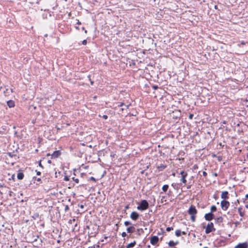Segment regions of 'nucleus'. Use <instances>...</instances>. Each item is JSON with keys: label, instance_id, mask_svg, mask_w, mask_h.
Listing matches in <instances>:
<instances>
[{"label": "nucleus", "instance_id": "obj_1", "mask_svg": "<svg viewBox=\"0 0 248 248\" xmlns=\"http://www.w3.org/2000/svg\"><path fill=\"white\" fill-rule=\"evenodd\" d=\"M188 214L191 216L190 219L192 222H195L196 220V215L197 213V210L194 205H191L188 210Z\"/></svg>", "mask_w": 248, "mask_h": 248}, {"label": "nucleus", "instance_id": "obj_2", "mask_svg": "<svg viewBox=\"0 0 248 248\" xmlns=\"http://www.w3.org/2000/svg\"><path fill=\"white\" fill-rule=\"evenodd\" d=\"M149 207L148 202L146 200H142L140 204L138 206L137 209L139 210L144 211L147 209Z\"/></svg>", "mask_w": 248, "mask_h": 248}, {"label": "nucleus", "instance_id": "obj_3", "mask_svg": "<svg viewBox=\"0 0 248 248\" xmlns=\"http://www.w3.org/2000/svg\"><path fill=\"white\" fill-rule=\"evenodd\" d=\"M215 229L214 228V224L212 222L209 223L206 226L205 229V233L206 234L209 233L213 231H215Z\"/></svg>", "mask_w": 248, "mask_h": 248}, {"label": "nucleus", "instance_id": "obj_4", "mask_svg": "<svg viewBox=\"0 0 248 248\" xmlns=\"http://www.w3.org/2000/svg\"><path fill=\"white\" fill-rule=\"evenodd\" d=\"M221 207L223 210L226 211L230 206V202L226 200H223L221 202Z\"/></svg>", "mask_w": 248, "mask_h": 248}, {"label": "nucleus", "instance_id": "obj_5", "mask_svg": "<svg viewBox=\"0 0 248 248\" xmlns=\"http://www.w3.org/2000/svg\"><path fill=\"white\" fill-rule=\"evenodd\" d=\"M159 240L157 236H153L150 239V243L153 245H155Z\"/></svg>", "mask_w": 248, "mask_h": 248}, {"label": "nucleus", "instance_id": "obj_6", "mask_svg": "<svg viewBox=\"0 0 248 248\" xmlns=\"http://www.w3.org/2000/svg\"><path fill=\"white\" fill-rule=\"evenodd\" d=\"M139 214L136 212H132L130 215V218L134 220H136L139 217Z\"/></svg>", "mask_w": 248, "mask_h": 248}, {"label": "nucleus", "instance_id": "obj_7", "mask_svg": "<svg viewBox=\"0 0 248 248\" xmlns=\"http://www.w3.org/2000/svg\"><path fill=\"white\" fill-rule=\"evenodd\" d=\"M214 217V215L211 212L207 214H206L204 216V217L205 220L207 221H211L213 219Z\"/></svg>", "mask_w": 248, "mask_h": 248}, {"label": "nucleus", "instance_id": "obj_8", "mask_svg": "<svg viewBox=\"0 0 248 248\" xmlns=\"http://www.w3.org/2000/svg\"><path fill=\"white\" fill-rule=\"evenodd\" d=\"M248 248V244L247 242L239 243L234 247V248Z\"/></svg>", "mask_w": 248, "mask_h": 248}, {"label": "nucleus", "instance_id": "obj_9", "mask_svg": "<svg viewBox=\"0 0 248 248\" xmlns=\"http://www.w3.org/2000/svg\"><path fill=\"white\" fill-rule=\"evenodd\" d=\"M228 192L227 191H223L221 195V198L223 199L226 200L229 198Z\"/></svg>", "mask_w": 248, "mask_h": 248}, {"label": "nucleus", "instance_id": "obj_10", "mask_svg": "<svg viewBox=\"0 0 248 248\" xmlns=\"http://www.w3.org/2000/svg\"><path fill=\"white\" fill-rule=\"evenodd\" d=\"M61 155V152L59 150L54 151L51 155L52 158L58 157Z\"/></svg>", "mask_w": 248, "mask_h": 248}, {"label": "nucleus", "instance_id": "obj_11", "mask_svg": "<svg viewBox=\"0 0 248 248\" xmlns=\"http://www.w3.org/2000/svg\"><path fill=\"white\" fill-rule=\"evenodd\" d=\"M7 104L10 108H13L15 106V102L12 100L8 101Z\"/></svg>", "mask_w": 248, "mask_h": 248}, {"label": "nucleus", "instance_id": "obj_12", "mask_svg": "<svg viewBox=\"0 0 248 248\" xmlns=\"http://www.w3.org/2000/svg\"><path fill=\"white\" fill-rule=\"evenodd\" d=\"M135 230V228L134 226H130L127 228L126 231L128 233H133L134 232Z\"/></svg>", "mask_w": 248, "mask_h": 248}, {"label": "nucleus", "instance_id": "obj_13", "mask_svg": "<svg viewBox=\"0 0 248 248\" xmlns=\"http://www.w3.org/2000/svg\"><path fill=\"white\" fill-rule=\"evenodd\" d=\"M136 244V242L135 241H134V242L127 245L126 246V248H133L135 246Z\"/></svg>", "mask_w": 248, "mask_h": 248}, {"label": "nucleus", "instance_id": "obj_14", "mask_svg": "<svg viewBox=\"0 0 248 248\" xmlns=\"http://www.w3.org/2000/svg\"><path fill=\"white\" fill-rule=\"evenodd\" d=\"M24 174L22 172H19L17 174V177L19 180H22L24 178Z\"/></svg>", "mask_w": 248, "mask_h": 248}, {"label": "nucleus", "instance_id": "obj_15", "mask_svg": "<svg viewBox=\"0 0 248 248\" xmlns=\"http://www.w3.org/2000/svg\"><path fill=\"white\" fill-rule=\"evenodd\" d=\"M166 168V166L164 165H163V164H161L160 166H158V167H157V168H158V170L159 171L163 170Z\"/></svg>", "mask_w": 248, "mask_h": 248}, {"label": "nucleus", "instance_id": "obj_16", "mask_svg": "<svg viewBox=\"0 0 248 248\" xmlns=\"http://www.w3.org/2000/svg\"><path fill=\"white\" fill-rule=\"evenodd\" d=\"M178 244V242H173V241H170L169 242V246L170 247H173L174 246H175L176 245H177Z\"/></svg>", "mask_w": 248, "mask_h": 248}, {"label": "nucleus", "instance_id": "obj_17", "mask_svg": "<svg viewBox=\"0 0 248 248\" xmlns=\"http://www.w3.org/2000/svg\"><path fill=\"white\" fill-rule=\"evenodd\" d=\"M187 177V176H182V178L181 179V181L184 184H186V177Z\"/></svg>", "mask_w": 248, "mask_h": 248}, {"label": "nucleus", "instance_id": "obj_18", "mask_svg": "<svg viewBox=\"0 0 248 248\" xmlns=\"http://www.w3.org/2000/svg\"><path fill=\"white\" fill-rule=\"evenodd\" d=\"M169 188V186L168 185H165L162 186V190L164 192H166Z\"/></svg>", "mask_w": 248, "mask_h": 248}, {"label": "nucleus", "instance_id": "obj_19", "mask_svg": "<svg viewBox=\"0 0 248 248\" xmlns=\"http://www.w3.org/2000/svg\"><path fill=\"white\" fill-rule=\"evenodd\" d=\"M181 234V231L180 230H177L175 231V235L177 237H179Z\"/></svg>", "mask_w": 248, "mask_h": 248}, {"label": "nucleus", "instance_id": "obj_20", "mask_svg": "<svg viewBox=\"0 0 248 248\" xmlns=\"http://www.w3.org/2000/svg\"><path fill=\"white\" fill-rule=\"evenodd\" d=\"M238 212L239 213L240 216L241 217H243L244 216V213L241 211L242 209L239 208L238 209Z\"/></svg>", "mask_w": 248, "mask_h": 248}, {"label": "nucleus", "instance_id": "obj_21", "mask_svg": "<svg viewBox=\"0 0 248 248\" xmlns=\"http://www.w3.org/2000/svg\"><path fill=\"white\" fill-rule=\"evenodd\" d=\"M217 210V207L215 205H212L211 207V213L213 212H215Z\"/></svg>", "mask_w": 248, "mask_h": 248}, {"label": "nucleus", "instance_id": "obj_22", "mask_svg": "<svg viewBox=\"0 0 248 248\" xmlns=\"http://www.w3.org/2000/svg\"><path fill=\"white\" fill-rule=\"evenodd\" d=\"M76 221V219L75 218H73V219H69L68 221V224H72L73 223V222H75Z\"/></svg>", "mask_w": 248, "mask_h": 248}, {"label": "nucleus", "instance_id": "obj_23", "mask_svg": "<svg viewBox=\"0 0 248 248\" xmlns=\"http://www.w3.org/2000/svg\"><path fill=\"white\" fill-rule=\"evenodd\" d=\"M180 174L182 175V176H187V173L184 170L183 171H181L180 173Z\"/></svg>", "mask_w": 248, "mask_h": 248}, {"label": "nucleus", "instance_id": "obj_24", "mask_svg": "<svg viewBox=\"0 0 248 248\" xmlns=\"http://www.w3.org/2000/svg\"><path fill=\"white\" fill-rule=\"evenodd\" d=\"M124 106L126 108H128L129 106H128V105H125L124 104V103H121L120 105H118V106L119 107H122V106Z\"/></svg>", "mask_w": 248, "mask_h": 248}, {"label": "nucleus", "instance_id": "obj_25", "mask_svg": "<svg viewBox=\"0 0 248 248\" xmlns=\"http://www.w3.org/2000/svg\"><path fill=\"white\" fill-rule=\"evenodd\" d=\"M124 224L125 226H127L129 225H131V222L130 221H125L124 223Z\"/></svg>", "mask_w": 248, "mask_h": 248}, {"label": "nucleus", "instance_id": "obj_26", "mask_svg": "<svg viewBox=\"0 0 248 248\" xmlns=\"http://www.w3.org/2000/svg\"><path fill=\"white\" fill-rule=\"evenodd\" d=\"M9 93H10L8 89H6V90L4 91V93L5 95H7Z\"/></svg>", "mask_w": 248, "mask_h": 248}, {"label": "nucleus", "instance_id": "obj_27", "mask_svg": "<svg viewBox=\"0 0 248 248\" xmlns=\"http://www.w3.org/2000/svg\"><path fill=\"white\" fill-rule=\"evenodd\" d=\"M72 179L77 184L79 183V180L78 178H75V177H73Z\"/></svg>", "mask_w": 248, "mask_h": 248}, {"label": "nucleus", "instance_id": "obj_28", "mask_svg": "<svg viewBox=\"0 0 248 248\" xmlns=\"http://www.w3.org/2000/svg\"><path fill=\"white\" fill-rule=\"evenodd\" d=\"M99 247V245L95 246L93 245V246L89 247L88 248H98Z\"/></svg>", "mask_w": 248, "mask_h": 248}, {"label": "nucleus", "instance_id": "obj_29", "mask_svg": "<svg viewBox=\"0 0 248 248\" xmlns=\"http://www.w3.org/2000/svg\"><path fill=\"white\" fill-rule=\"evenodd\" d=\"M173 230V228L172 227H168L166 228V231L167 232H170V231L171 230Z\"/></svg>", "mask_w": 248, "mask_h": 248}, {"label": "nucleus", "instance_id": "obj_30", "mask_svg": "<svg viewBox=\"0 0 248 248\" xmlns=\"http://www.w3.org/2000/svg\"><path fill=\"white\" fill-rule=\"evenodd\" d=\"M88 78H89V80H90L91 84L92 85H93V81H92V80H91V76H90V75H89V76H88Z\"/></svg>", "mask_w": 248, "mask_h": 248}, {"label": "nucleus", "instance_id": "obj_31", "mask_svg": "<svg viewBox=\"0 0 248 248\" xmlns=\"http://www.w3.org/2000/svg\"><path fill=\"white\" fill-rule=\"evenodd\" d=\"M126 235H127V234H126V232H122V236L123 237H125V236H126Z\"/></svg>", "mask_w": 248, "mask_h": 248}, {"label": "nucleus", "instance_id": "obj_32", "mask_svg": "<svg viewBox=\"0 0 248 248\" xmlns=\"http://www.w3.org/2000/svg\"><path fill=\"white\" fill-rule=\"evenodd\" d=\"M82 44L83 45H86L87 44V40H84L83 41H82Z\"/></svg>", "mask_w": 248, "mask_h": 248}, {"label": "nucleus", "instance_id": "obj_33", "mask_svg": "<svg viewBox=\"0 0 248 248\" xmlns=\"http://www.w3.org/2000/svg\"><path fill=\"white\" fill-rule=\"evenodd\" d=\"M64 180L65 181H69V177H68V176H65L64 177Z\"/></svg>", "mask_w": 248, "mask_h": 248}, {"label": "nucleus", "instance_id": "obj_34", "mask_svg": "<svg viewBox=\"0 0 248 248\" xmlns=\"http://www.w3.org/2000/svg\"><path fill=\"white\" fill-rule=\"evenodd\" d=\"M69 208L68 206V205H66V206H65V208H64V210H65V211H67V210H69Z\"/></svg>", "mask_w": 248, "mask_h": 248}, {"label": "nucleus", "instance_id": "obj_35", "mask_svg": "<svg viewBox=\"0 0 248 248\" xmlns=\"http://www.w3.org/2000/svg\"><path fill=\"white\" fill-rule=\"evenodd\" d=\"M193 116H194L193 114H190V115H189V118L190 119H192L193 118Z\"/></svg>", "mask_w": 248, "mask_h": 248}, {"label": "nucleus", "instance_id": "obj_36", "mask_svg": "<svg viewBox=\"0 0 248 248\" xmlns=\"http://www.w3.org/2000/svg\"><path fill=\"white\" fill-rule=\"evenodd\" d=\"M90 180H92V181H94V182L96 181V180H95V178H94V177H93V176H92V177H91L90 178Z\"/></svg>", "mask_w": 248, "mask_h": 248}, {"label": "nucleus", "instance_id": "obj_37", "mask_svg": "<svg viewBox=\"0 0 248 248\" xmlns=\"http://www.w3.org/2000/svg\"><path fill=\"white\" fill-rule=\"evenodd\" d=\"M153 88L155 90H156V89H158V86H155V85L153 86Z\"/></svg>", "mask_w": 248, "mask_h": 248}, {"label": "nucleus", "instance_id": "obj_38", "mask_svg": "<svg viewBox=\"0 0 248 248\" xmlns=\"http://www.w3.org/2000/svg\"><path fill=\"white\" fill-rule=\"evenodd\" d=\"M207 173L205 172V171H203V175L204 176V177H206L207 176Z\"/></svg>", "mask_w": 248, "mask_h": 248}, {"label": "nucleus", "instance_id": "obj_39", "mask_svg": "<svg viewBox=\"0 0 248 248\" xmlns=\"http://www.w3.org/2000/svg\"><path fill=\"white\" fill-rule=\"evenodd\" d=\"M103 118L105 119H108V116L107 115H104L103 116Z\"/></svg>", "mask_w": 248, "mask_h": 248}, {"label": "nucleus", "instance_id": "obj_40", "mask_svg": "<svg viewBox=\"0 0 248 248\" xmlns=\"http://www.w3.org/2000/svg\"><path fill=\"white\" fill-rule=\"evenodd\" d=\"M82 30H83L84 31V32L85 33H87V31L85 29L84 27H82Z\"/></svg>", "mask_w": 248, "mask_h": 248}, {"label": "nucleus", "instance_id": "obj_41", "mask_svg": "<svg viewBox=\"0 0 248 248\" xmlns=\"http://www.w3.org/2000/svg\"><path fill=\"white\" fill-rule=\"evenodd\" d=\"M181 234H184V235H186V232H181Z\"/></svg>", "mask_w": 248, "mask_h": 248}, {"label": "nucleus", "instance_id": "obj_42", "mask_svg": "<svg viewBox=\"0 0 248 248\" xmlns=\"http://www.w3.org/2000/svg\"><path fill=\"white\" fill-rule=\"evenodd\" d=\"M9 91H10V93H13V89H10L9 90Z\"/></svg>", "mask_w": 248, "mask_h": 248}, {"label": "nucleus", "instance_id": "obj_43", "mask_svg": "<svg viewBox=\"0 0 248 248\" xmlns=\"http://www.w3.org/2000/svg\"><path fill=\"white\" fill-rule=\"evenodd\" d=\"M36 173L37 175H40L41 174V172L40 171H37Z\"/></svg>", "mask_w": 248, "mask_h": 248}, {"label": "nucleus", "instance_id": "obj_44", "mask_svg": "<svg viewBox=\"0 0 248 248\" xmlns=\"http://www.w3.org/2000/svg\"><path fill=\"white\" fill-rule=\"evenodd\" d=\"M213 176H217V173H216V172H215V173H214L213 174Z\"/></svg>", "mask_w": 248, "mask_h": 248}, {"label": "nucleus", "instance_id": "obj_45", "mask_svg": "<svg viewBox=\"0 0 248 248\" xmlns=\"http://www.w3.org/2000/svg\"><path fill=\"white\" fill-rule=\"evenodd\" d=\"M77 24L80 25L81 24V22L79 20H78Z\"/></svg>", "mask_w": 248, "mask_h": 248}, {"label": "nucleus", "instance_id": "obj_46", "mask_svg": "<svg viewBox=\"0 0 248 248\" xmlns=\"http://www.w3.org/2000/svg\"><path fill=\"white\" fill-rule=\"evenodd\" d=\"M39 166H40V167H43V166H42V165L41 164V161L39 162Z\"/></svg>", "mask_w": 248, "mask_h": 248}, {"label": "nucleus", "instance_id": "obj_47", "mask_svg": "<svg viewBox=\"0 0 248 248\" xmlns=\"http://www.w3.org/2000/svg\"><path fill=\"white\" fill-rule=\"evenodd\" d=\"M245 197L246 199H248V194L246 195Z\"/></svg>", "mask_w": 248, "mask_h": 248}, {"label": "nucleus", "instance_id": "obj_48", "mask_svg": "<svg viewBox=\"0 0 248 248\" xmlns=\"http://www.w3.org/2000/svg\"><path fill=\"white\" fill-rule=\"evenodd\" d=\"M124 109H126L125 107L123 108H121V110L123 111Z\"/></svg>", "mask_w": 248, "mask_h": 248}, {"label": "nucleus", "instance_id": "obj_49", "mask_svg": "<svg viewBox=\"0 0 248 248\" xmlns=\"http://www.w3.org/2000/svg\"><path fill=\"white\" fill-rule=\"evenodd\" d=\"M37 181H38V182H40L41 181V179L40 178H37Z\"/></svg>", "mask_w": 248, "mask_h": 248}, {"label": "nucleus", "instance_id": "obj_50", "mask_svg": "<svg viewBox=\"0 0 248 248\" xmlns=\"http://www.w3.org/2000/svg\"><path fill=\"white\" fill-rule=\"evenodd\" d=\"M241 44L242 45H244L245 44V43L244 42V41H242L241 43Z\"/></svg>", "mask_w": 248, "mask_h": 248}, {"label": "nucleus", "instance_id": "obj_51", "mask_svg": "<svg viewBox=\"0 0 248 248\" xmlns=\"http://www.w3.org/2000/svg\"><path fill=\"white\" fill-rule=\"evenodd\" d=\"M245 207L246 208H248V204L246 205Z\"/></svg>", "mask_w": 248, "mask_h": 248}, {"label": "nucleus", "instance_id": "obj_52", "mask_svg": "<svg viewBox=\"0 0 248 248\" xmlns=\"http://www.w3.org/2000/svg\"><path fill=\"white\" fill-rule=\"evenodd\" d=\"M190 188V186H188L187 187V189H189V188Z\"/></svg>", "mask_w": 248, "mask_h": 248}, {"label": "nucleus", "instance_id": "obj_53", "mask_svg": "<svg viewBox=\"0 0 248 248\" xmlns=\"http://www.w3.org/2000/svg\"><path fill=\"white\" fill-rule=\"evenodd\" d=\"M194 168L195 169V168H197V166L196 165H195V166H194Z\"/></svg>", "mask_w": 248, "mask_h": 248}, {"label": "nucleus", "instance_id": "obj_54", "mask_svg": "<svg viewBox=\"0 0 248 248\" xmlns=\"http://www.w3.org/2000/svg\"><path fill=\"white\" fill-rule=\"evenodd\" d=\"M9 155H10L11 156H12L11 153H9Z\"/></svg>", "mask_w": 248, "mask_h": 248}, {"label": "nucleus", "instance_id": "obj_55", "mask_svg": "<svg viewBox=\"0 0 248 248\" xmlns=\"http://www.w3.org/2000/svg\"><path fill=\"white\" fill-rule=\"evenodd\" d=\"M76 29H79V28H78V27H76Z\"/></svg>", "mask_w": 248, "mask_h": 248}, {"label": "nucleus", "instance_id": "obj_56", "mask_svg": "<svg viewBox=\"0 0 248 248\" xmlns=\"http://www.w3.org/2000/svg\"><path fill=\"white\" fill-rule=\"evenodd\" d=\"M217 219H222V218H221V217H220V218H218Z\"/></svg>", "mask_w": 248, "mask_h": 248}, {"label": "nucleus", "instance_id": "obj_57", "mask_svg": "<svg viewBox=\"0 0 248 248\" xmlns=\"http://www.w3.org/2000/svg\"><path fill=\"white\" fill-rule=\"evenodd\" d=\"M172 175H173V176H175V174H174V173H173V174H172Z\"/></svg>", "mask_w": 248, "mask_h": 248}, {"label": "nucleus", "instance_id": "obj_58", "mask_svg": "<svg viewBox=\"0 0 248 248\" xmlns=\"http://www.w3.org/2000/svg\"><path fill=\"white\" fill-rule=\"evenodd\" d=\"M240 221H242V218H240Z\"/></svg>", "mask_w": 248, "mask_h": 248}, {"label": "nucleus", "instance_id": "obj_59", "mask_svg": "<svg viewBox=\"0 0 248 248\" xmlns=\"http://www.w3.org/2000/svg\"><path fill=\"white\" fill-rule=\"evenodd\" d=\"M247 156H248V155H247Z\"/></svg>", "mask_w": 248, "mask_h": 248}, {"label": "nucleus", "instance_id": "obj_60", "mask_svg": "<svg viewBox=\"0 0 248 248\" xmlns=\"http://www.w3.org/2000/svg\"><path fill=\"white\" fill-rule=\"evenodd\" d=\"M204 248H207V247H204Z\"/></svg>", "mask_w": 248, "mask_h": 248}]
</instances>
